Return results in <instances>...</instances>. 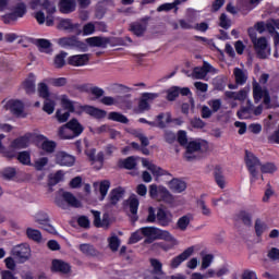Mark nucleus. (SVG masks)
Wrapping results in <instances>:
<instances>
[{
    "instance_id": "nucleus-12",
    "label": "nucleus",
    "mask_w": 279,
    "mask_h": 279,
    "mask_svg": "<svg viewBox=\"0 0 279 279\" xmlns=\"http://www.w3.org/2000/svg\"><path fill=\"white\" fill-rule=\"evenodd\" d=\"M157 221L159 226L167 228V226L173 223V214L167 209L159 208L157 210Z\"/></svg>"
},
{
    "instance_id": "nucleus-42",
    "label": "nucleus",
    "mask_w": 279,
    "mask_h": 279,
    "mask_svg": "<svg viewBox=\"0 0 279 279\" xmlns=\"http://www.w3.org/2000/svg\"><path fill=\"white\" fill-rule=\"evenodd\" d=\"M253 108H254V105H252V101L247 100V106L242 107L240 110H238L236 117L239 119H247V116H243V112L246 113V114H252Z\"/></svg>"
},
{
    "instance_id": "nucleus-22",
    "label": "nucleus",
    "mask_w": 279,
    "mask_h": 279,
    "mask_svg": "<svg viewBox=\"0 0 279 279\" xmlns=\"http://www.w3.org/2000/svg\"><path fill=\"white\" fill-rule=\"evenodd\" d=\"M208 71H210V64L205 61L202 68H194L192 77L195 80H204L206 75H208Z\"/></svg>"
},
{
    "instance_id": "nucleus-59",
    "label": "nucleus",
    "mask_w": 279,
    "mask_h": 279,
    "mask_svg": "<svg viewBox=\"0 0 279 279\" xmlns=\"http://www.w3.org/2000/svg\"><path fill=\"white\" fill-rule=\"evenodd\" d=\"M262 173H275V171L278 169L276 168V165L272 162H267L264 165H259Z\"/></svg>"
},
{
    "instance_id": "nucleus-50",
    "label": "nucleus",
    "mask_w": 279,
    "mask_h": 279,
    "mask_svg": "<svg viewBox=\"0 0 279 279\" xmlns=\"http://www.w3.org/2000/svg\"><path fill=\"white\" fill-rule=\"evenodd\" d=\"M149 171L153 173V175H156V178H160V175H171V173H169L167 170L156 165L150 166Z\"/></svg>"
},
{
    "instance_id": "nucleus-6",
    "label": "nucleus",
    "mask_w": 279,
    "mask_h": 279,
    "mask_svg": "<svg viewBox=\"0 0 279 279\" xmlns=\"http://www.w3.org/2000/svg\"><path fill=\"white\" fill-rule=\"evenodd\" d=\"M245 165L251 174V183L256 182L258 180V170H256V167H260V160L250 153V150H245Z\"/></svg>"
},
{
    "instance_id": "nucleus-36",
    "label": "nucleus",
    "mask_w": 279,
    "mask_h": 279,
    "mask_svg": "<svg viewBox=\"0 0 279 279\" xmlns=\"http://www.w3.org/2000/svg\"><path fill=\"white\" fill-rule=\"evenodd\" d=\"M108 119L109 121H116L117 123H124V124L130 123V120L128 119V117L117 111L109 112Z\"/></svg>"
},
{
    "instance_id": "nucleus-29",
    "label": "nucleus",
    "mask_w": 279,
    "mask_h": 279,
    "mask_svg": "<svg viewBox=\"0 0 279 279\" xmlns=\"http://www.w3.org/2000/svg\"><path fill=\"white\" fill-rule=\"evenodd\" d=\"M34 45L38 47L41 53H51V41L47 39H35Z\"/></svg>"
},
{
    "instance_id": "nucleus-63",
    "label": "nucleus",
    "mask_w": 279,
    "mask_h": 279,
    "mask_svg": "<svg viewBox=\"0 0 279 279\" xmlns=\"http://www.w3.org/2000/svg\"><path fill=\"white\" fill-rule=\"evenodd\" d=\"M41 149H44V151H47L48 154H52V151L56 150V144L52 141H45L41 144Z\"/></svg>"
},
{
    "instance_id": "nucleus-3",
    "label": "nucleus",
    "mask_w": 279,
    "mask_h": 279,
    "mask_svg": "<svg viewBox=\"0 0 279 279\" xmlns=\"http://www.w3.org/2000/svg\"><path fill=\"white\" fill-rule=\"evenodd\" d=\"M25 14H27V5L20 2L13 7V11L11 13L2 15L1 20L3 23H5V25H10L12 23H16L19 19H23Z\"/></svg>"
},
{
    "instance_id": "nucleus-27",
    "label": "nucleus",
    "mask_w": 279,
    "mask_h": 279,
    "mask_svg": "<svg viewBox=\"0 0 279 279\" xmlns=\"http://www.w3.org/2000/svg\"><path fill=\"white\" fill-rule=\"evenodd\" d=\"M157 202H166V204H173V195L167 190V187L159 186V196Z\"/></svg>"
},
{
    "instance_id": "nucleus-10",
    "label": "nucleus",
    "mask_w": 279,
    "mask_h": 279,
    "mask_svg": "<svg viewBox=\"0 0 279 279\" xmlns=\"http://www.w3.org/2000/svg\"><path fill=\"white\" fill-rule=\"evenodd\" d=\"M199 149H202V144L199 142L192 141V142L187 143L186 150L184 154L185 160H187V162L195 160V158H197V156H195V154H197V151H199Z\"/></svg>"
},
{
    "instance_id": "nucleus-57",
    "label": "nucleus",
    "mask_w": 279,
    "mask_h": 279,
    "mask_svg": "<svg viewBox=\"0 0 279 279\" xmlns=\"http://www.w3.org/2000/svg\"><path fill=\"white\" fill-rule=\"evenodd\" d=\"M66 58V53L61 52L54 57V66L56 69H62L64 64H66V61L64 60Z\"/></svg>"
},
{
    "instance_id": "nucleus-46",
    "label": "nucleus",
    "mask_w": 279,
    "mask_h": 279,
    "mask_svg": "<svg viewBox=\"0 0 279 279\" xmlns=\"http://www.w3.org/2000/svg\"><path fill=\"white\" fill-rule=\"evenodd\" d=\"M238 218L240 219V221H242L244 226H252V214L242 210L239 213Z\"/></svg>"
},
{
    "instance_id": "nucleus-7",
    "label": "nucleus",
    "mask_w": 279,
    "mask_h": 279,
    "mask_svg": "<svg viewBox=\"0 0 279 279\" xmlns=\"http://www.w3.org/2000/svg\"><path fill=\"white\" fill-rule=\"evenodd\" d=\"M149 263L153 270L147 272L144 279H168L162 271V262L160 259L150 258Z\"/></svg>"
},
{
    "instance_id": "nucleus-64",
    "label": "nucleus",
    "mask_w": 279,
    "mask_h": 279,
    "mask_svg": "<svg viewBox=\"0 0 279 279\" xmlns=\"http://www.w3.org/2000/svg\"><path fill=\"white\" fill-rule=\"evenodd\" d=\"M124 169H134L136 167V158L129 157L122 161Z\"/></svg>"
},
{
    "instance_id": "nucleus-48",
    "label": "nucleus",
    "mask_w": 279,
    "mask_h": 279,
    "mask_svg": "<svg viewBox=\"0 0 279 279\" xmlns=\"http://www.w3.org/2000/svg\"><path fill=\"white\" fill-rule=\"evenodd\" d=\"M213 86L215 90H225L226 89V78L222 76H217L213 80Z\"/></svg>"
},
{
    "instance_id": "nucleus-20",
    "label": "nucleus",
    "mask_w": 279,
    "mask_h": 279,
    "mask_svg": "<svg viewBox=\"0 0 279 279\" xmlns=\"http://www.w3.org/2000/svg\"><path fill=\"white\" fill-rule=\"evenodd\" d=\"M86 43L89 47H101L102 49H106L110 44V39L106 37H89L86 39Z\"/></svg>"
},
{
    "instance_id": "nucleus-24",
    "label": "nucleus",
    "mask_w": 279,
    "mask_h": 279,
    "mask_svg": "<svg viewBox=\"0 0 279 279\" xmlns=\"http://www.w3.org/2000/svg\"><path fill=\"white\" fill-rule=\"evenodd\" d=\"M128 206L130 208V213L133 215V220L136 221L138 217H136V213H138V197L136 195H131L130 198L126 201Z\"/></svg>"
},
{
    "instance_id": "nucleus-51",
    "label": "nucleus",
    "mask_w": 279,
    "mask_h": 279,
    "mask_svg": "<svg viewBox=\"0 0 279 279\" xmlns=\"http://www.w3.org/2000/svg\"><path fill=\"white\" fill-rule=\"evenodd\" d=\"M47 165H49V158H47V157L38 158L34 162V167H35L36 171H43V169H45V167H47Z\"/></svg>"
},
{
    "instance_id": "nucleus-40",
    "label": "nucleus",
    "mask_w": 279,
    "mask_h": 279,
    "mask_svg": "<svg viewBox=\"0 0 279 279\" xmlns=\"http://www.w3.org/2000/svg\"><path fill=\"white\" fill-rule=\"evenodd\" d=\"M34 219H35L36 223H38L39 227L47 223V221H51L49 219V215L45 211H37L34 216Z\"/></svg>"
},
{
    "instance_id": "nucleus-1",
    "label": "nucleus",
    "mask_w": 279,
    "mask_h": 279,
    "mask_svg": "<svg viewBox=\"0 0 279 279\" xmlns=\"http://www.w3.org/2000/svg\"><path fill=\"white\" fill-rule=\"evenodd\" d=\"M145 241L144 243L149 244L154 241H167V243H172L175 245V238L167 230H161L156 227H143Z\"/></svg>"
},
{
    "instance_id": "nucleus-52",
    "label": "nucleus",
    "mask_w": 279,
    "mask_h": 279,
    "mask_svg": "<svg viewBox=\"0 0 279 279\" xmlns=\"http://www.w3.org/2000/svg\"><path fill=\"white\" fill-rule=\"evenodd\" d=\"M267 230V225L265 222L260 221V219H256L255 221V234L256 236L260 238L263 236V233Z\"/></svg>"
},
{
    "instance_id": "nucleus-35",
    "label": "nucleus",
    "mask_w": 279,
    "mask_h": 279,
    "mask_svg": "<svg viewBox=\"0 0 279 279\" xmlns=\"http://www.w3.org/2000/svg\"><path fill=\"white\" fill-rule=\"evenodd\" d=\"M29 145V140L25 136L23 137H19L16 140H14L11 145L10 148L11 149H25V147H27Z\"/></svg>"
},
{
    "instance_id": "nucleus-38",
    "label": "nucleus",
    "mask_w": 279,
    "mask_h": 279,
    "mask_svg": "<svg viewBox=\"0 0 279 279\" xmlns=\"http://www.w3.org/2000/svg\"><path fill=\"white\" fill-rule=\"evenodd\" d=\"M63 181H64V171L62 170H59L49 175L50 186H56V184H59V182H63Z\"/></svg>"
},
{
    "instance_id": "nucleus-61",
    "label": "nucleus",
    "mask_w": 279,
    "mask_h": 279,
    "mask_svg": "<svg viewBox=\"0 0 279 279\" xmlns=\"http://www.w3.org/2000/svg\"><path fill=\"white\" fill-rule=\"evenodd\" d=\"M39 96L43 97V99L49 98V86L45 83H39L37 88Z\"/></svg>"
},
{
    "instance_id": "nucleus-9",
    "label": "nucleus",
    "mask_w": 279,
    "mask_h": 279,
    "mask_svg": "<svg viewBox=\"0 0 279 279\" xmlns=\"http://www.w3.org/2000/svg\"><path fill=\"white\" fill-rule=\"evenodd\" d=\"M54 158L57 165H60V167H73L75 165V157L64 150L57 151Z\"/></svg>"
},
{
    "instance_id": "nucleus-11",
    "label": "nucleus",
    "mask_w": 279,
    "mask_h": 279,
    "mask_svg": "<svg viewBox=\"0 0 279 279\" xmlns=\"http://www.w3.org/2000/svg\"><path fill=\"white\" fill-rule=\"evenodd\" d=\"M90 62V54H74L68 58V64L71 66H86Z\"/></svg>"
},
{
    "instance_id": "nucleus-37",
    "label": "nucleus",
    "mask_w": 279,
    "mask_h": 279,
    "mask_svg": "<svg viewBox=\"0 0 279 279\" xmlns=\"http://www.w3.org/2000/svg\"><path fill=\"white\" fill-rule=\"evenodd\" d=\"M26 235L31 241H35V243H40L43 241V233H40L38 229L27 228Z\"/></svg>"
},
{
    "instance_id": "nucleus-23",
    "label": "nucleus",
    "mask_w": 279,
    "mask_h": 279,
    "mask_svg": "<svg viewBox=\"0 0 279 279\" xmlns=\"http://www.w3.org/2000/svg\"><path fill=\"white\" fill-rule=\"evenodd\" d=\"M58 136L59 138H61V141H72V138H75V135L73 134L68 124L59 128Z\"/></svg>"
},
{
    "instance_id": "nucleus-62",
    "label": "nucleus",
    "mask_w": 279,
    "mask_h": 279,
    "mask_svg": "<svg viewBox=\"0 0 279 279\" xmlns=\"http://www.w3.org/2000/svg\"><path fill=\"white\" fill-rule=\"evenodd\" d=\"M189 223H191V217L183 216L178 220L177 226L180 230H186V228H189Z\"/></svg>"
},
{
    "instance_id": "nucleus-45",
    "label": "nucleus",
    "mask_w": 279,
    "mask_h": 279,
    "mask_svg": "<svg viewBox=\"0 0 279 279\" xmlns=\"http://www.w3.org/2000/svg\"><path fill=\"white\" fill-rule=\"evenodd\" d=\"M180 0H174L171 3H163L157 8V12H171L177 5H180Z\"/></svg>"
},
{
    "instance_id": "nucleus-41",
    "label": "nucleus",
    "mask_w": 279,
    "mask_h": 279,
    "mask_svg": "<svg viewBox=\"0 0 279 279\" xmlns=\"http://www.w3.org/2000/svg\"><path fill=\"white\" fill-rule=\"evenodd\" d=\"M167 123H171L170 113H160L157 116V128H165Z\"/></svg>"
},
{
    "instance_id": "nucleus-56",
    "label": "nucleus",
    "mask_w": 279,
    "mask_h": 279,
    "mask_svg": "<svg viewBox=\"0 0 279 279\" xmlns=\"http://www.w3.org/2000/svg\"><path fill=\"white\" fill-rule=\"evenodd\" d=\"M109 247L112 252H117L119 250V245H121V240H119V236L112 235L108 239Z\"/></svg>"
},
{
    "instance_id": "nucleus-60",
    "label": "nucleus",
    "mask_w": 279,
    "mask_h": 279,
    "mask_svg": "<svg viewBox=\"0 0 279 279\" xmlns=\"http://www.w3.org/2000/svg\"><path fill=\"white\" fill-rule=\"evenodd\" d=\"M228 267L222 266L218 270L210 269V278H221L222 276H226L228 274Z\"/></svg>"
},
{
    "instance_id": "nucleus-2",
    "label": "nucleus",
    "mask_w": 279,
    "mask_h": 279,
    "mask_svg": "<svg viewBox=\"0 0 279 279\" xmlns=\"http://www.w3.org/2000/svg\"><path fill=\"white\" fill-rule=\"evenodd\" d=\"M54 202L57 206L63 210H69V206H72V208H80V206H82L80 201H77V198L70 192L60 191Z\"/></svg>"
},
{
    "instance_id": "nucleus-16",
    "label": "nucleus",
    "mask_w": 279,
    "mask_h": 279,
    "mask_svg": "<svg viewBox=\"0 0 279 279\" xmlns=\"http://www.w3.org/2000/svg\"><path fill=\"white\" fill-rule=\"evenodd\" d=\"M22 88H24L27 95H34V93H36V75L31 73L22 83Z\"/></svg>"
},
{
    "instance_id": "nucleus-25",
    "label": "nucleus",
    "mask_w": 279,
    "mask_h": 279,
    "mask_svg": "<svg viewBox=\"0 0 279 279\" xmlns=\"http://www.w3.org/2000/svg\"><path fill=\"white\" fill-rule=\"evenodd\" d=\"M169 187L174 193H183V191H186V182L180 180V179H172L169 182Z\"/></svg>"
},
{
    "instance_id": "nucleus-58",
    "label": "nucleus",
    "mask_w": 279,
    "mask_h": 279,
    "mask_svg": "<svg viewBox=\"0 0 279 279\" xmlns=\"http://www.w3.org/2000/svg\"><path fill=\"white\" fill-rule=\"evenodd\" d=\"M41 7L44 8V10L47 11V14H54V12H56V3H53L49 0H43Z\"/></svg>"
},
{
    "instance_id": "nucleus-18",
    "label": "nucleus",
    "mask_w": 279,
    "mask_h": 279,
    "mask_svg": "<svg viewBox=\"0 0 279 279\" xmlns=\"http://www.w3.org/2000/svg\"><path fill=\"white\" fill-rule=\"evenodd\" d=\"M58 29H63L64 32L77 34V32H80V24H73L71 20H61L59 22Z\"/></svg>"
},
{
    "instance_id": "nucleus-39",
    "label": "nucleus",
    "mask_w": 279,
    "mask_h": 279,
    "mask_svg": "<svg viewBox=\"0 0 279 279\" xmlns=\"http://www.w3.org/2000/svg\"><path fill=\"white\" fill-rule=\"evenodd\" d=\"M254 45V48L256 51H258V53H260V51H265V49H267V38L266 37H257L255 40L252 41Z\"/></svg>"
},
{
    "instance_id": "nucleus-26",
    "label": "nucleus",
    "mask_w": 279,
    "mask_h": 279,
    "mask_svg": "<svg viewBox=\"0 0 279 279\" xmlns=\"http://www.w3.org/2000/svg\"><path fill=\"white\" fill-rule=\"evenodd\" d=\"M65 125H68L75 138L84 132V126L75 119L70 120Z\"/></svg>"
},
{
    "instance_id": "nucleus-31",
    "label": "nucleus",
    "mask_w": 279,
    "mask_h": 279,
    "mask_svg": "<svg viewBox=\"0 0 279 279\" xmlns=\"http://www.w3.org/2000/svg\"><path fill=\"white\" fill-rule=\"evenodd\" d=\"M60 11L63 14H69L75 11V0H61Z\"/></svg>"
},
{
    "instance_id": "nucleus-13",
    "label": "nucleus",
    "mask_w": 279,
    "mask_h": 279,
    "mask_svg": "<svg viewBox=\"0 0 279 279\" xmlns=\"http://www.w3.org/2000/svg\"><path fill=\"white\" fill-rule=\"evenodd\" d=\"M193 252H194L193 247L186 248L183 253H181L180 255H178L171 260V267L173 269L180 267V265H182L184 260H187L189 258H191V256H193Z\"/></svg>"
},
{
    "instance_id": "nucleus-47",
    "label": "nucleus",
    "mask_w": 279,
    "mask_h": 279,
    "mask_svg": "<svg viewBox=\"0 0 279 279\" xmlns=\"http://www.w3.org/2000/svg\"><path fill=\"white\" fill-rule=\"evenodd\" d=\"M17 160L21 165L32 166V156L27 151L19 153Z\"/></svg>"
},
{
    "instance_id": "nucleus-54",
    "label": "nucleus",
    "mask_w": 279,
    "mask_h": 279,
    "mask_svg": "<svg viewBox=\"0 0 279 279\" xmlns=\"http://www.w3.org/2000/svg\"><path fill=\"white\" fill-rule=\"evenodd\" d=\"M145 238L144 232H143V228L138 229L137 231H135L134 233H132L129 243L134 244V243H138V241H142Z\"/></svg>"
},
{
    "instance_id": "nucleus-30",
    "label": "nucleus",
    "mask_w": 279,
    "mask_h": 279,
    "mask_svg": "<svg viewBox=\"0 0 279 279\" xmlns=\"http://www.w3.org/2000/svg\"><path fill=\"white\" fill-rule=\"evenodd\" d=\"M124 193L125 191L123 190V187L112 190L109 194L110 204H112L113 206L118 204L119 201L123 198Z\"/></svg>"
},
{
    "instance_id": "nucleus-15",
    "label": "nucleus",
    "mask_w": 279,
    "mask_h": 279,
    "mask_svg": "<svg viewBox=\"0 0 279 279\" xmlns=\"http://www.w3.org/2000/svg\"><path fill=\"white\" fill-rule=\"evenodd\" d=\"M130 29L135 36H143L145 32H147V20L144 19L138 22L132 23L130 25Z\"/></svg>"
},
{
    "instance_id": "nucleus-5",
    "label": "nucleus",
    "mask_w": 279,
    "mask_h": 279,
    "mask_svg": "<svg viewBox=\"0 0 279 279\" xmlns=\"http://www.w3.org/2000/svg\"><path fill=\"white\" fill-rule=\"evenodd\" d=\"M253 99L255 104H260L263 99L264 106H269L271 104V95L267 87L260 86L257 82L253 83Z\"/></svg>"
},
{
    "instance_id": "nucleus-14",
    "label": "nucleus",
    "mask_w": 279,
    "mask_h": 279,
    "mask_svg": "<svg viewBox=\"0 0 279 279\" xmlns=\"http://www.w3.org/2000/svg\"><path fill=\"white\" fill-rule=\"evenodd\" d=\"M83 112L89 114V117H94V119H106V110L95 108L93 106L85 105L82 107Z\"/></svg>"
},
{
    "instance_id": "nucleus-34",
    "label": "nucleus",
    "mask_w": 279,
    "mask_h": 279,
    "mask_svg": "<svg viewBox=\"0 0 279 279\" xmlns=\"http://www.w3.org/2000/svg\"><path fill=\"white\" fill-rule=\"evenodd\" d=\"M56 99L57 97H48L45 98L43 110L44 112H47V114H53L56 110Z\"/></svg>"
},
{
    "instance_id": "nucleus-28",
    "label": "nucleus",
    "mask_w": 279,
    "mask_h": 279,
    "mask_svg": "<svg viewBox=\"0 0 279 279\" xmlns=\"http://www.w3.org/2000/svg\"><path fill=\"white\" fill-rule=\"evenodd\" d=\"M233 75L235 78V84L243 86L247 83V74L241 68H234Z\"/></svg>"
},
{
    "instance_id": "nucleus-43",
    "label": "nucleus",
    "mask_w": 279,
    "mask_h": 279,
    "mask_svg": "<svg viewBox=\"0 0 279 279\" xmlns=\"http://www.w3.org/2000/svg\"><path fill=\"white\" fill-rule=\"evenodd\" d=\"M253 108H254V105H252V101L247 100V106L242 107L240 110H238L236 117L239 119H247V116H243V112L246 113V114H252Z\"/></svg>"
},
{
    "instance_id": "nucleus-55",
    "label": "nucleus",
    "mask_w": 279,
    "mask_h": 279,
    "mask_svg": "<svg viewBox=\"0 0 279 279\" xmlns=\"http://www.w3.org/2000/svg\"><path fill=\"white\" fill-rule=\"evenodd\" d=\"M56 117L59 123H66V121H69V117H71V111L58 110L56 112Z\"/></svg>"
},
{
    "instance_id": "nucleus-4",
    "label": "nucleus",
    "mask_w": 279,
    "mask_h": 279,
    "mask_svg": "<svg viewBox=\"0 0 279 279\" xmlns=\"http://www.w3.org/2000/svg\"><path fill=\"white\" fill-rule=\"evenodd\" d=\"M58 45L64 49H76L77 51L82 52L88 51V45L84 41H81L75 36L59 38Z\"/></svg>"
},
{
    "instance_id": "nucleus-21",
    "label": "nucleus",
    "mask_w": 279,
    "mask_h": 279,
    "mask_svg": "<svg viewBox=\"0 0 279 279\" xmlns=\"http://www.w3.org/2000/svg\"><path fill=\"white\" fill-rule=\"evenodd\" d=\"M53 271H59L60 274H69L71 271V265L61 259L52 260Z\"/></svg>"
},
{
    "instance_id": "nucleus-33",
    "label": "nucleus",
    "mask_w": 279,
    "mask_h": 279,
    "mask_svg": "<svg viewBox=\"0 0 279 279\" xmlns=\"http://www.w3.org/2000/svg\"><path fill=\"white\" fill-rule=\"evenodd\" d=\"M116 106L130 110L132 108V99H130V95L116 96Z\"/></svg>"
},
{
    "instance_id": "nucleus-44",
    "label": "nucleus",
    "mask_w": 279,
    "mask_h": 279,
    "mask_svg": "<svg viewBox=\"0 0 279 279\" xmlns=\"http://www.w3.org/2000/svg\"><path fill=\"white\" fill-rule=\"evenodd\" d=\"M78 250H81L82 254H85V256H96L97 255V251L90 244H81L78 246Z\"/></svg>"
},
{
    "instance_id": "nucleus-19",
    "label": "nucleus",
    "mask_w": 279,
    "mask_h": 279,
    "mask_svg": "<svg viewBox=\"0 0 279 279\" xmlns=\"http://www.w3.org/2000/svg\"><path fill=\"white\" fill-rule=\"evenodd\" d=\"M214 179L219 189H226V175H223V168L221 166L214 168Z\"/></svg>"
},
{
    "instance_id": "nucleus-53",
    "label": "nucleus",
    "mask_w": 279,
    "mask_h": 279,
    "mask_svg": "<svg viewBox=\"0 0 279 279\" xmlns=\"http://www.w3.org/2000/svg\"><path fill=\"white\" fill-rule=\"evenodd\" d=\"M180 95V87L173 86L167 90L168 101H175V98Z\"/></svg>"
},
{
    "instance_id": "nucleus-49",
    "label": "nucleus",
    "mask_w": 279,
    "mask_h": 279,
    "mask_svg": "<svg viewBox=\"0 0 279 279\" xmlns=\"http://www.w3.org/2000/svg\"><path fill=\"white\" fill-rule=\"evenodd\" d=\"M61 106L68 110L69 112H74L75 107L73 106V101L66 97V95L61 96Z\"/></svg>"
},
{
    "instance_id": "nucleus-17",
    "label": "nucleus",
    "mask_w": 279,
    "mask_h": 279,
    "mask_svg": "<svg viewBox=\"0 0 279 279\" xmlns=\"http://www.w3.org/2000/svg\"><path fill=\"white\" fill-rule=\"evenodd\" d=\"M7 108L16 117H23V110L25 106L23 105V101L21 100H10L7 104Z\"/></svg>"
},
{
    "instance_id": "nucleus-32",
    "label": "nucleus",
    "mask_w": 279,
    "mask_h": 279,
    "mask_svg": "<svg viewBox=\"0 0 279 279\" xmlns=\"http://www.w3.org/2000/svg\"><path fill=\"white\" fill-rule=\"evenodd\" d=\"M99 187V193L101 195L100 199H106V196L108 195V191H110V181L105 180L100 183H94V189Z\"/></svg>"
},
{
    "instance_id": "nucleus-8",
    "label": "nucleus",
    "mask_w": 279,
    "mask_h": 279,
    "mask_svg": "<svg viewBox=\"0 0 279 279\" xmlns=\"http://www.w3.org/2000/svg\"><path fill=\"white\" fill-rule=\"evenodd\" d=\"M12 254L20 260V263H26L32 256V248L28 244H19L13 247Z\"/></svg>"
}]
</instances>
